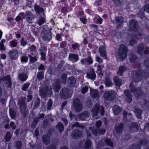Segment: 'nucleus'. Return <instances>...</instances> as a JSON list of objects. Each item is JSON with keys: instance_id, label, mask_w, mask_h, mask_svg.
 <instances>
[{"instance_id": "1", "label": "nucleus", "mask_w": 149, "mask_h": 149, "mask_svg": "<svg viewBox=\"0 0 149 149\" xmlns=\"http://www.w3.org/2000/svg\"><path fill=\"white\" fill-rule=\"evenodd\" d=\"M128 50L127 47L125 45L123 44L120 45L117 57L121 61H123L127 58Z\"/></svg>"}, {"instance_id": "2", "label": "nucleus", "mask_w": 149, "mask_h": 149, "mask_svg": "<svg viewBox=\"0 0 149 149\" xmlns=\"http://www.w3.org/2000/svg\"><path fill=\"white\" fill-rule=\"evenodd\" d=\"M143 77L142 71L138 70H134L132 72V81L136 83L140 81Z\"/></svg>"}, {"instance_id": "3", "label": "nucleus", "mask_w": 149, "mask_h": 149, "mask_svg": "<svg viewBox=\"0 0 149 149\" xmlns=\"http://www.w3.org/2000/svg\"><path fill=\"white\" fill-rule=\"evenodd\" d=\"M117 93L114 91L110 90L106 91L104 94V99L107 101H113L116 97Z\"/></svg>"}, {"instance_id": "4", "label": "nucleus", "mask_w": 149, "mask_h": 149, "mask_svg": "<svg viewBox=\"0 0 149 149\" xmlns=\"http://www.w3.org/2000/svg\"><path fill=\"white\" fill-rule=\"evenodd\" d=\"M19 15H21L23 19H26V21L30 24L32 23L33 19L35 18L34 15L30 10L26 11L25 13L21 12L19 13Z\"/></svg>"}, {"instance_id": "5", "label": "nucleus", "mask_w": 149, "mask_h": 149, "mask_svg": "<svg viewBox=\"0 0 149 149\" xmlns=\"http://www.w3.org/2000/svg\"><path fill=\"white\" fill-rule=\"evenodd\" d=\"M60 96L61 99L64 100L69 98L70 97V91L67 88H62L60 92Z\"/></svg>"}, {"instance_id": "6", "label": "nucleus", "mask_w": 149, "mask_h": 149, "mask_svg": "<svg viewBox=\"0 0 149 149\" xmlns=\"http://www.w3.org/2000/svg\"><path fill=\"white\" fill-rule=\"evenodd\" d=\"M39 95L40 97L42 98H45L48 97L49 93H52L50 92L49 87L46 86L42 87L39 90Z\"/></svg>"}, {"instance_id": "7", "label": "nucleus", "mask_w": 149, "mask_h": 149, "mask_svg": "<svg viewBox=\"0 0 149 149\" xmlns=\"http://www.w3.org/2000/svg\"><path fill=\"white\" fill-rule=\"evenodd\" d=\"M3 81H6V87L8 88H11L12 86L11 79L10 75H7L0 78V83L1 84Z\"/></svg>"}, {"instance_id": "8", "label": "nucleus", "mask_w": 149, "mask_h": 149, "mask_svg": "<svg viewBox=\"0 0 149 149\" xmlns=\"http://www.w3.org/2000/svg\"><path fill=\"white\" fill-rule=\"evenodd\" d=\"M74 108L76 111L79 112L82 109L83 105L80 100L76 98L74 99L73 103Z\"/></svg>"}, {"instance_id": "9", "label": "nucleus", "mask_w": 149, "mask_h": 149, "mask_svg": "<svg viewBox=\"0 0 149 149\" xmlns=\"http://www.w3.org/2000/svg\"><path fill=\"white\" fill-rule=\"evenodd\" d=\"M20 108V111L22 114L24 116H26L27 114V111L26 108L25 101L23 99H22L19 102Z\"/></svg>"}, {"instance_id": "10", "label": "nucleus", "mask_w": 149, "mask_h": 149, "mask_svg": "<svg viewBox=\"0 0 149 149\" xmlns=\"http://www.w3.org/2000/svg\"><path fill=\"white\" fill-rule=\"evenodd\" d=\"M8 53L10 59L12 60H16L18 57V52L16 49L10 50Z\"/></svg>"}, {"instance_id": "11", "label": "nucleus", "mask_w": 149, "mask_h": 149, "mask_svg": "<svg viewBox=\"0 0 149 149\" xmlns=\"http://www.w3.org/2000/svg\"><path fill=\"white\" fill-rule=\"evenodd\" d=\"M125 125L123 123L120 122L117 125H115L114 129L117 134H121L123 131Z\"/></svg>"}, {"instance_id": "12", "label": "nucleus", "mask_w": 149, "mask_h": 149, "mask_svg": "<svg viewBox=\"0 0 149 149\" xmlns=\"http://www.w3.org/2000/svg\"><path fill=\"white\" fill-rule=\"evenodd\" d=\"M71 136L73 139H77L82 137V133L79 130L75 129L72 132Z\"/></svg>"}, {"instance_id": "13", "label": "nucleus", "mask_w": 149, "mask_h": 149, "mask_svg": "<svg viewBox=\"0 0 149 149\" xmlns=\"http://www.w3.org/2000/svg\"><path fill=\"white\" fill-rule=\"evenodd\" d=\"M38 51L40 52L41 60L44 61H45L46 60V55L47 51V47L42 46L40 49H39Z\"/></svg>"}, {"instance_id": "14", "label": "nucleus", "mask_w": 149, "mask_h": 149, "mask_svg": "<svg viewBox=\"0 0 149 149\" xmlns=\"http://www.w3.org/2000/svg\"><path fill=\"white\" fill-rule=\"evenodd\" d=\"M138 25L137 22L134 19H132L130 23V28L131 30L136 32L138 29Z\"/></svg>"}, {"instance_id": "15", "label": "nucleus", "mask_w": 149, "mask_h": 149, "mask_svg": "<svg viewBox=\"0 0 149 149\" xmlns=\"http://www.w3.org/2000/svg\"><path fill=\"white\" fill-rule=\"evenodd\" d=\"M86 77L89 79L93 80L95 79L96 76L93 68L90 69L89 71L86 72Z\"/></svg>"}, {"instance_id": "16", "label": "nucleus", "mask_w": 149, "mask_h": 149, "mask_svg": "<svg viewBox=\"0 0 149 149\" xmlns=\"http://www.w3.org/2000/svg\"><path fill=\"white\" fill-rule=\"evenodd\" d=\"M53 89L54 91L57 93L59 91L61 88V86L60 84V81L58 79L56 80L55 83L53 84Z\"/></svg>"}, {"instance_id": "17", "label": "nucleus", "mask_w": 149, "mask_h": 149, "mask_svg": "<svg viewBox=\"0 0 149 149\" xmlns=\"http://www.w3.org/2000/svg\"><path fill=\"white\" fill-rule=\"evenodd\" d=\"M44 35L43 36L42 39L44 41H49L51 40L52 37V34L50 31H46L44 33Z\"/></svg>"}, {"instance_id": "18", "label": "nucleus", "mask_w": 149, "mask_h": 149, "mask_svg": "<svg viewBox=\"0 0 149 149\" xmlns=\"http://www.w3.org/2000/svg\"><path fill=\"white\" fill-rule=\"evenodd\" d=\"M68 59L69 61L74 63L78 61L79 57L77 54H70L68 56Z\"/></svg>"}, {"instance_id": "19", "label": "nucleus", "mask_w": 149, "mask_h": 149, "mask_svg": "<svg viewBox=\"0 0 149 149\" xmlns=\"http://www.w3.org/2000/svg\"><path fill=\"white\" fill-rule=\"evenodd\" d=\"M134 112L136 116L138 119H141L143 112L142 110L140 109L138 106H135L134 107Z\"/></svg>"}, {"instance_id": "20", "label": "nucleus", "mask_w": 149, "mask_h": 149, "mask_svg": "<svg viewBox=\"0 0 149 149\" xmlns=\"http://www.w3.org/2000/svg\"><path fill=\"white\" fill-rule=\"evenodd\" d=\"M124 93L126 97V101L129 103H130L132 100V95L129 90L126 89L124 91Z\"/></svg>"}, {"instance_id": "21", "label": "nucleus", "mask_w": 149, "mask_h": 149, "mask_svg": "<svg viewBox=\"0 0 149 149\" xmlns=\"http://www.w3.org/2000/svg\"><path fill=\"white\" fill-rule=\"evenodd\" d=\"M137 49L138 54L141 56H143V52L145 49L144 44L143 43L139 44L137 48Z\"/></svg>"}, {"instance_id": "22", "label": "nucleus", "mask_w": 149, "mask_h": 149, "mask_svg": "<svg viewBox=\"0 0 149 149\" xmlns=\"http://www.w3.org/2000/svg\"><path fill=\"white\" fill-rule=\"evenodd\" d=\"M113 111L114 114L115 115H117L119 114L122 112V108L118 105H115L113 107Z\"/></svg>"}, {"instance_id": "23", "label": "nucleus", "mask_w": 149, "mask_h": 149, "mask_svg": "<svg viewBox=\"0 0 149 149\" xmlns=\"http://www.w3.org/2000/svg\"><path fill=\"white\" fill-rule=\"evenodd\" d=\"M42 141L46 145H47L50 143V138L47 134H45L42 137Z\"/></svg>"}, {"instance_id": "24", "label": "nucleus", "mask_w": 149, "mask_h": 149, "mask_svg": "<svg viewBox=\"0 0 149 149\" xmlns=\"http://www.w3.org/2000/svg\"><path fill=\"white\" fill-rule=\"evenodd\" d=\"M138 37V36L135 34L132 35L129 41L130 45L132 46L135 44L137 42Z\"/></svg>"}, {"instance_id": "25", "label": "nucleus", "mask_w": 149, "mask_h": 149, "mask_svg": "<svg viewBox=\"0 0 149 149\" xmlns=\"http://www.w3.org/2000/svg\"><path fill=\"white\" fill-rule=\"evenodd\" d=\"M18 77L19 79L22 82H25L28 78V76L24 72L19 73Z\"/></svg>"}, {"instance_id": "26", "label": "nucleus", "mask_w": 149, "mask_h": 149, "mask_svg": "<svg viewBox=\"0 0 149 149\" xmlns=\"http://www.w3.org/2000/svg\"><path fill=\"white\" fill-rule=\"evenodd\" d=\"M114 82L115 85L117 86H120L122 84V79L117 76L113 77Z\"/></svg>"}, {"instance_id": "27", "label": "nucleus", "mask_w": 149, "mask_h": 149, "mask_svg": "<svg viewBox=\"0 0 149 149\" xmlns=\"http://www.w3.org/2000/svg\"><path fill=\"white\" fill-rule=\"evenodd\" d=\"M68 83L70 87H73L76 83V79L73 76H71L69 77L68 81Z\"/></svg>"}, {"instance_id": "28", "label": "nucleus", "mask_w": 149, "mask_h": 149, "mask_svg": "<svg viewBox=\"0 0 149 149\" xmlns=\"http://www.w3.org/2000/svg\"><path fill=\"white\" fill-rule=\"evenodd\" d=\"M34 8L35 11L39 14L42 13L43 11V8H41L40 6L38 5L37 4L35 5Z\"/></svg>"}, {"instance_id": "29", "label": "nucleus", "mask_w": 149, "mask_h": 149, "mask_svg": "<svg viewBox=\"0 0 149 149\" xmlns=\"http://www.w3.org/2000/svg\"><path fill=\"white\" fill-rule=\"evenodd\" d=\"M100 109L99 105L96 106L92 110L93 114L94 116H96L98 115L100 111Z\"/></svg>"}, {"instance_id": "30", "label": "nucleus", "mask_w": 149, "mask_h": 149, "mask_svg": "<svg viewBox=\"0 0 149 149\" xmlns=\"http://www.w3.org/2000/svg\"><path fill=\"white\" fill-rule=\"evenodd\" d=\"M127 69L125 65H122L120 66L119 68L118 72V74L120 76H122L123 72L126 70Z\"/></svg>"}, {"instance_id": "31", "label": "nucleus", "mask_w": 149, "mask_h": 149, "mask_svg": "<svg viewBox=\"0 0 149 149\" xmlns=\"http://www.w3.org/2000/svg\"><path fill=\"white\" fill-rule=\"evenodd\" d=\"M138 143V144L141 147V146H147L148 143V141L146 139H142L140 140Z\"/></svg>"}, {"instance_id": "32", "label": "nucleus", "mask_w": 149, "mask_h": 149, "mask_svg": "<svg viewBox=\"0 0 149 149\" xmlns=\"http://www.w3.org/2000/svg\"><path fill=\"white\" fill-rule=\"evenodd\" d=\"M92 144L91 141L89 139H87L85 142L84 148L85 149H89L91 148Z\"/></svg>"}, {"instance_id": "33", "label": "nucleus", "mask_w": 149, "mask_h": 149, "mask_svg": "<svg viewBox=\"0 0 149 149\" xmlns=\"http://www.w3.org/2000/svg\"><path fill=\"white\" fill-rule=\"evenodd\" d=\"M44 72L41 71L38 72L37 74V78L39 81L41 80L44 78Z\"/></svg>"}, {"instance_id": "34", "label": "nucleus", "mask_w": 149, "mask_h": 149, "mask_svg": "<svg viewBox=\"0 0 149 149\" xmlns=\"http://www.w3.org/2000/svg\"><path fill=\"white\" fill-rule=\"evenodd\" d=\"M56 127L58 129L59 132L61 133L64 130V126L63 124L61 122H59L56 125Z\"/></svg>"}, {"instance_id": "35", "label": "nucleus", "mask_w": 149, "mask_h": 149, "mask_svg": "<svg viewBox=\"0 0 149 149\" xmlns=\"http://www.w3.org/2000/svg\"><path fill=\"white\" fill-rule=\"evenodd\" d=\"M104 141L107 146H109L112 148L113 147V143L110 139L108 138L105 139Z\"/></svg>"}, {"instance_id": "36", "label": "nucleus", "mask_w": 149, "mask_h": 149, "mask_svg": "<svg viewBox=\"0 0 149 149\" xmlns=\"http://www.w3.org/2000/svg\"><path fill=\"white\" fill-rule=\"evenodd\" d=\"M141 147L138 143H134L131 144L128 149H141Z\"/></svg>"}, {"instance_id": "37", "label": "nucleus", "mask_w": 149, "mask_h": 149, "mask_svg": "<svg viewBox=\"0 0 149 149\" xmlns=\"http://www.w3.org/2000/svg\"><path fill=\"white\" fill-rule=\"evenodd\" d=\"M30 85V83L29 82H26L22 86L21 89L23 91H26Z\"/></svg>"}, {"instance_id": "38", "label": "nucleus", "mask_w": 149, "mask_h": 149, "mask_svg": "<svg viewBox=\"0 0 149 149\" xmlns=\"http://www.w3.org/2000/svg\"><path fill=\"white\" fill-rule=\"evenodd\" d=\"M105 84L107 87H110L112 86L113 85L112 81L109 78H106L105 79Z\"/></svg>"}, {"instance_id": "39", "label": "nucleus", "mask_w": 149, "mask_h": 149, "mask_svg": "<svg viewBox=\"0 0 149 149\" xmlns=\"http://www.w3.org/2000/svg\"><path fill=\"white\" fill-rule=\"evenodd\" d=\"M129 88L131 92L132 93L136 92L137 91V89L134 86V84L132 82L130 83Z\"/></svg>"}, {"instance_id": "40", "label": "nucleus", "mask_w": 149, "mask_h": 149, "mask_svg": "<svg viewBox=\"0 0 149 149\" xmlns=\"http://www.w3.org/2000/svg\"><path fill=\"white\" fill-rule=\"evenodd\" d=\"M12 137V135L10 132H7L5 136V139L6 142H8L10 140Z\"/></svg>"}, {"instance_id": "41", "label": "nucleus", "mask_w": 149, "mask_h": 149, "mask_svg": "<svg viewBox=\"0 0 149 149\" xmlns=\"http://www.w3.org/2000/svg\"><path fill=\"white\" fill-rule=\"evenodd\" d=\"M28 57L30 58L29 62L30 63H34L37 61L38 58L36 56L33 57L29 54Z\"/></svg>"}, {"instance_id": "42", "label": "nucleus", "mask_w": 149, "mask_h": 149, "mask_svg": "<svg viewBox=\"0 0 149 149\" xmlns=\"http://www.w3.org/2000/svg\"><path fill=\"white\" fill-rule=\"evenodd\" d=\"M17 40L16 39H14L11 41L9 42V46L12 47H16L18 44Z\"/></svg>"}, {"instance_id": "43", "label": "nucleus", "mask_w": 149, "mask_h": 149, "mask_svg": "<svg viewBox=\"0 0 149 149\" xmlns=\"http://www.w3.org/2000/svg\"><path fill=\"white\" fill-rule=\"evenodd\" d=\"M15 146L17 149H21L22 143L21 141L17 140L15 143Z\"/></svg>"}, {"instance_id": "44", "label": "nucleus", "mask_w": 149, "mask_h": 149, "mask_svg": "<svg viewBox=\"0 0 149 149\" xmlns=\"http://www.w3.org/2000/svg\"><path fill=\"white\" fill-rule=\"evenodd\" d=\"M9 113L11 119H14L15 118L16 115V112L13 109H10Z\"/></svg>"}, {"instance_id": "45", "label": "nucleus", "mask_w": 149, "mask_h": 149, "mask_svg": "<svg viewBox=\"0 0 149 149\" xmlns=\"http://www.w3.org/2000/svg\"><path fill=\"white\" fill-rule=\"evenodd\" d=\"M134 128H135L137 131L139 129L138 125L136 122H133L131 123L130 128L132 129Z\"/></svg>"}, {"instance_id": "46", "label": "nucleus", "mask_w": 149, "mask_h": 149, "mask_svg": "<svg viewBox=\"0 0 149 149\" xmlns=\"http://www.w3.org/2000/svg\"><path fill=\"white\" fill-rule=\"evenodd\" d=\"M90 91L91 93L92 97L96 98L98 96V93L96 90L93 89L91 90V89L90 88Z\"/></svg>"}, {"instance_id": "47", "label": "nucleus", "mask_w": 149, "mask_h": 149, "mask_svg": "<svg viewBox=\"0 0 149 149\" xmlns=\"http://www.w3.org/2000/svg\"><path fill=\"white\" fill-rule=\"evenodd\" d=\"M45 22L46 20L44 18L42 17H41L39 18L38 23L39 26H40Z\"/></svg>"}, {"instance_id": "48", "label": "nucleus", "mask_w": 149, "mask_h": 149, "mask_svg": "<svg viewBox=\"0 0 149 149\" xmlns=\"http://www.w3.org/2000/svg\"><path fill=\"white\" fill-rule=\"evenodd\" d=\"M28 57L26 55H23L21 57V62L22 63H26L28 62Z\"/></svg>"}, {"instance_id": "49", "label": "nucleus", "mask_w": 149, "mask_h": 149, "mask_svg": "<svg viewBox=\"0 0 149 149\" xmlns=\"http://www.w3.org/2000/svg\"><path fill=\"white\" fill-rule=\"evenodd\" d=\"M85 59L86 61V63L89 65H91L92 64L93 62L91 56H89L87 58H85Z\"/></svg>"}, {"instance_id": "50", "label": "nucleus", "mask_w": 149, "mask_h": 149, "mask_svg": "<svg viewBox=\"0 0 149 149\" xmlns=\"http://www.w3.org/2000/svg\"><path fill=\"white\" fill-rule=\"evenodd\" d=\"M137 59V57L135 54H132L130 58V60L131 63L134 62Z\"/></svg>"}, {"instance_id": "51", "label": "nucleus", "mask_w": 149, "mask_h": 149, "mask_svg": "<svg viewBox=\"0 0 149 149\" xmlns=\"http://www.w3.org/2000/svg\"><path fill=\"white\" fill-rule=\"evenodd\" d=\"M67 75L65 73H63L61 75V79L63 83L65 84L67 81Z\"/></svg>"}, {"instance_id": "52", "label": "nucleus", "mask_w": 149, "mask_h": 149, "mask_svg": "<svg viewBox=\"0 0 149 149\" xmlns=\"http://www.w3.org/2000/svg\"><path fill=\"white\" fill-rule=\"evenodd\" d=\"M53 101L52 99H49L47 102V108L48 110H50L52 106Z\"/></svg>"}, {"instance_id": "53", "label": "nucleus", "mask_w": 149, "mask_h": 149, "mask_svg": "<svg viewBox=\"0 0 149 149\" xmlns=\"http://www.w3.org/2000/svg\"><path fill=\"white\" fill-rule=\"evenodd\" d=\"M21 45L23 47L25 46L27 44V42L26 40H24V37H22L21 38V40L20 41Z\"/></svg>"}, {"instance_id": "54", "label": "nucleus", "mask_w": 149, "mask_h": 149, "mask_svg": "<svg viewBox=\"0 0 149 149\" xmlns=\"http://www.w3.org/2000/svg\"><path fill=\"white\" fill-rule=\"evenodd\" d=\"M131 138V136L130 134H126L124 136L123 139L125 141H127L130 139Z\"/></svg>"}, {"instance_id": "55", "label": "nucleus", "mask_w": 149, "mask_h": 149, "mask_svg": "<svg viewBox=\"0 0 149 149\" xmlns=\"http://www.w3.org/2000/svg\"><path fill=\"white\" fill-rule=\"evenodd\" d=\"M72 47L73 50H75L79 48V45L78 43H75V44H72Z\"/></svg>"}, {"instance_id": "56", "label": "nucleus", "mask_w": 149, "mask_h": 149, "mask_svg": "<svg viewBox=\"0 0 149 149\" xmlns=\"http://www.w3.org/2000/svg\"><path fill=\"white\" fill-rule=\"evenodd\" d=\"M144 65L145 67L146 68H149V60L147 59L146 58L145 59V60L144 61Z\"/></svg>"}, {"instance_id": "57", "label": "nucleus", "mask_w": 149, "mask_h": 149, "mask_svg": "<svg viewBox=\"0 0 149 149\" xmlns=\"http://www.w3.org/2000/svg\"><path fill=\"white\" fill-rule=\"evenodd\" d=\"M38 69L40 71H42L44 72L45 70V68L44 65L42 64H41L38 67Z\"/></svg>"}, {"instance_id": "58", "label": "nucleus", "mask_w": 149, "mask_h": 149, "mask_svg": "<svg viewBox=\"0 0 149 149\" xmlns=\"http://www.w3.org/2000/svg\"><path fill=\"white\" fill-rule=\"evenodd\" d=\"M144 102V105L145 107L147 109L149 108V101L146 100L144 99L143 100Z\"/></svg>"}, {"instance_id": "59", "label": "nucleus", "mask_w": 149, "mask_h": 149, "mask_svg": "<svg viewBox=\"0 0 149 149\" xmlns=\"http://www.w3.org/2000/svg\"><path fill=\"white\" fill-rule=\"evenodd\" d=\"M98 131L99 134L102 135L105 133L106 132V130L105 129H98Z\"/></svg>"}, {"instance_id": "60", "label": "nucleus", "mask_w": 149, "mask_h": 149, "mask_svg": "<svg viewBox=\"0 0 149 149\" xmlns=\"http://www.w3.org/2000/svg\"><path fill=\"white\" fill-rule=\"evenodd\" d=\"M113 1L115 5L116 6H119L121 4L120 0H113Z\"/></svg>"}, {"instance_id": "61", "label": "nucleus", "mask_w": 149, "mask_h": 149, "mask_svg": "<svg viewBox=\"0 0 149 149\" xmlns=\"http://www.w3.org/2000/svg\"><path fill=\"white\" fill-rule=\"evenodd\" d=\"M88 91V88L85 86L82 88L81 90V93L82 94H85Z\"/></svg>"}, {"instance_id": "62", "label": "nucleus", "mask_w": 149, "mask_h": 149, "mask_svg": "<svg viewBox=\"0 0 149 149\" xmlns=\"http://www.w3.org/2000/svg\"><path fill=\"white\" fill-rule=\"evenodd\" d=\"M96 127L99 128L102 125V122L100 120H99L97 121L95 123Z\"/></svg>"}, {"instance_id": "63", "label": "nucleus", "mask_w": 149, "mask_h": 149, "mask_svg": "<svg viewBox=\"0 0 149 149\" xmlns=\"http://www.w3.org/2000/svg\"><path fill=\"white\" fill-rule=\"evenodd\" d=\"M144 10L147 13H149V4H146L145 5Z\"/></svg>"}, {"instance_id": "64", "label": "nucleus", "mask_w": 149, "mask_h": 149, "mask_svg": "<svg viewBox=\"0 0 149 149\" xmlns=\"http://www.w3.org/2000/svg\"><path fill=\"white\" fill-rule=\"evenodd\" d=\"M46 149H56V146L54 144L50 145L47 147Z\"/></svg>"}]
</instances>
